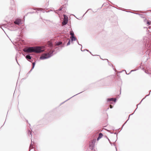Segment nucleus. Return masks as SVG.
Segmentation results:
<instances>
[{"mask_svg":"<svg viewBox=\"0 0 151 151\" xmlns=\"http://www.w3.org/2000/svg\"><path fill=\"white\" fill-rule=\"evenodd\" d=\"M148 96V95L146 96H145V98L146 97V96Z\"/></svg>","mask_w":151,"mask_h":151,"instance_id":"obj_25","label":"nucleus"},{"mask_svg":"<svg viewBox=\"0 0 151 151\" xmlns=\"http://www.w3.org/2000/svg\"><path fill=\"white\" fill-rule=\"evenodd\" d=\"M151 22H149V21H147V24H148V25H150L151 24Z\"/></svg>","mask_w":151,"mask_h":151,"instance_id":"obj_15","label":"nucleus"},{"mask_svg":"<svg viewBox=\"0 0 151 151\" xmlns=\"http://www.w3.org/2000/svg\"><path fill=\"white\" fill-rule=\"evenodd\" d=\"M145 98H143V99H142V100H143V99H145Z\"/></svg>","mask_w":151,"mask_h":151,"instance_id":"obj_33","label":"nucleus"},{"mask_svg":"<svg viewBox=\"0 0 151 151\" xmlns=\"http://www.w3.org/2000/svg\"><path fill=\"white\" fill-rule=\"evenodd\" d=\"M70 40H69L68 42L67 43V45H70Z\"/></svg>","mask_w":151,"mask_h":151,"instance_id":"obj_14","label":"nucleus"},{"mask_svg":"<svg viewBox=\"0 0 151 151\" xmlns=\"http://www.w3.org/2000/svg\"><path fill=\"white\" fill-rule=\"evenodd\" d=\"M109 65H112V66H113L112 65L111 63H109Z\"/></svg>","mask_w":151,"mask_h":151,"instance_id":"obj_21","label":"nucleus"},{"mask_svg":"<svg viewBox=\"0 0 151 151\" xmlns=\"http://www.w3.org/2000/svg\"><path fill=\"white\" fill-rule=\"evenodd\" d=\"M131 115V114H130V115H129V116H130Z\"/></svg>","mask_w":151,"mask_h":151,"instance_id":"obj_40","label":"nucleus"},{"mask_svg":"<svg viewBox=\"0 0 151 151\" xmlns=\"http://www.w3.org/2000/svg\"><path fill=\"white\" fill-rule=\"evenodd\" d=\"M126 123V122H125L124 123V124H125Z\"/></svg>","mask_w":151,"mask_h":151,"instance_id":"obj_38","label":"nucleus"},{"mask_svg":"<svg viewBox=\"0 0 151 151\" xmlns=\"http://www.w3.org/2000/svg\"><path fill=\"white\" fill-rule=\"evenodd\" d=\"M116 99H114L113 98H110V99H107V101H113L115 102L116 101Z\"/></svg>","mask_w":151,"mask_h":151,"instance_id":"obj_7","label":"nucleus"},{"mask_svg":"<svg viewBox=\"0 0 151 151\" xmlns=\"http://www.w3.org/2000/svg\"><path fill=\"white\" fill-rule=\"evenodd\" d=\"M21 22V20L19 19H17L14 22V23L15 24L19 25Z\"/></svg>","mask_w":151,"mask_h":151,"instance_id":"obj_6","label":"nucleus"},{"mask_svg":"<svg viewBox=\"0 0 151 151\" xmlns=\"http://www.w3.org/2000/svg\"><path fill=\"white\" fill-rule=\"evenodd\" d=\"M110 143L111 144V142H110Z\"/></svg>","mask_w":151,"mask_h":151,"instance_id":"obj_41","label":"nucleus"},{"mask_svg":"<svg viewBox=\"0 0 151 151\" xmlns=\"http://www.w3.org/2000/svg\"><path fill=\"white\" fill-rule=\"evenodd\" d=\"M145 98H143V99H142V100H143V99H145Z\"/></svg>","mask_w":151,"mask_h":151,"instance_id":"obj_31","label":"nucleus"},{"mask_svg":"<svg viewBox=\"0 0 151 151\" xmlns=\"http://www.w3.org/2000/svg\"><path fill=\"white\" fill-rule=\"evenodd\" d=\"M132 71H133V70H131V72H132Z\"/></svg>","mask_w":151,"mask_h":151,"instance_id":"obj_39","label":"nucleus"},{"mask_svg":"<svg viewBox=\"0 0 151 151\" xmlns=\"http://www.w3.org/2000/svg\"><path fill=\"white\" fill-rule=\"evenodd\" d=\"M116 150H117V149H116Z\"/></svg>","mask_w":151,"mask_h":151,"instance_id":"obj_42","label":"nucleus"},{"mask_svg":"<svg viewBox=\"0 0 151 151\" xmlns=\"http://www.w3.org/2000/svg\"><path fill=\"white\" fill-rule=\"evenodd\" d=\"M34 52L36 53H39L43 52V50H41V47H34Z\"/></svg>","mask_w":151,"mask_h":151,"instance_id":"obj_3","label":"nucleus"},{"mask_svg":"<svg viewBox=\"0 0 151 151\" xmlns=\"http://www.w3.org/2000/svg\"><path fill=\"white\" fill-rule=\"evenodd\" d=\"M70 34L71 35V37H72L74 36V34L72 30L71 31H70Z\"/></svg>","mask_w":151,"mask_h":151,"instance_id":"obj_9","label":"nucleus"},{"mask_svg":"<svg viewBox=\"0 0 151 151\" xmlns=\"http://www.w3.org/2000/svg\"><path fill=\"white\" fill-rule=\"evenodd\" d=\"M110 108H112V106L111 105H110Z\"/></svg>","mask_w":151,"mask_h":151,"instance_id":"obj_19","label":"nucleus"},{"mask_svg":"<svg viewBox=\"0 0 151 151\" xmlns=\"http://www.w3.org/2000/svg\"><path fill=\"white\" fill-rule=\"evenodd\" d=\"M54 51H52L50 53H46L40 56V59L41 60H44L47 59L53 55V53Z\"/></svg>","mask_w":151,"mask_h":151,"instance_id":"obj_1","label":"nucleus"},{"mask_svg":"<svg viewBox=\"0 0 151 151\" xmlns=\"http://www.w3.org/2000/svg\"><path fill=\"white\" fill-rule=\"evenodd\" d=\"M32 57L30 55H27L26 56V58L27 59L30 60L31 59Z\"/></svg>","mask_w":151,"mask_h":151,"instance_id":"obj_10","label":"nucleus"},{"mask_svg":"<svg viewBox=\"0 0 151 151\" xmlns=\"http://www.w3.org/2000/svg\"><path fill=\"white\" fill-rule=\"evenodd\" d=\"M151 11V10H150Z\"/></svg>","mask_w":151,"mask_h":151,"instance_id":"obj_43","label":"nucleus"},{"mask_svg":"<svg viewBox=\"0 0 151 151\" xmlns=\"http://www.w3.org/2000/svg\"><path fill=\"white\" fill-rule=\"evenodd\" d=\"M145 98H143V99H142V100H143V99H145Z\"/></svg>","mask_w":151,"mask_h":151,"instance_id":"obj_32","label":"nucleus"},{"mask_svg":"<svg viewBox=\"0 0 151 151\" xmlns=\"http://www.w3.org/2000/svg\"><path fill=\"white\" fill-rule=\"evenodd\" d=\"M142 100L141 101V102H140V103H139V104L140 103L142 102Z\"/></svg>","mask_w":151,"mask_h":151,"instance_id":"obj_24","label":"nucleus"},{"mask_svg":"<svg viewBox=\"0 0 151 151\" xmlns=\"http://www.w3.org/2000/svg\"><path fill=\"white\" fill-rule=\"evenodd\" d=\"M28 134H30V135H31V132H30V130H29L28 132Z\"/></svg>","mask_w":151,"mask_h":151,"instance_id":"obj_17","label":"nucleus"},{"mask_svg":"<svg viewBox=\"0 0 151 151\" xmlns=\"http://www.w3.org/2000/svg\"><path fill=\"white\" fill-rule=\"evenodd\" d=\"M62 42H58L57 43H56V45L58 46L61 44Z\"/></svg>","mask_w":151,"mask_h":151,"instance_id":"obj_13","label":"nucleus"},{"mask_svg":"<svg viewBox=\"0 0 151 151\" xmlns=\"http://www.w3.org/2000/svg\"><path fill=\"white\" fill-rule=\"evenodd\" d=\"M126 123V122H125L124 123V124H125Z\"/></svg>","mask_w":151,"mask_h":151,"instance_id":"obj_36","label":"nucleus"},{"mask_svg":"<svg viewBox=\"0 0 151 151\" xmlns=\"http://www.w3.org/2000/svg\"><path fill=\"white\" fill-rule=\"evenodd\" d=\"M147 46L148 47V45L147 44ZM149 47H150V46H149Z\"/></svg>","mask_w":151,"mask_h":151,"instance_id":"obj_22","label":"nucleus"},{"mask_svg":"<svg viewBox=\"0 0 151 151\" xmlns=\"http://www.w3.org/2000/svg\"><path fill=\"white\" fill-rule=\"evenodd\" d=\"M106 60H107L108 62H109V61H108V60H107V59H106Z\"/></svg>","mask_w":151,"mask_h":151,"instance_id":"obj_30","label":"nucleus"},{"mask_svg":"<svg viewBox=\"0 0 151 151\" xmlns=\"http://www.w3.org/2000/svg\"><path fill=\"white\" fill-rule=\"evenodd\" d=\"M30 148H34V147L32 146V143L30 145Z\"/></svg>","mask_w":151,"mask_h":151,"instance_id":"obj_16","label":"nucleus"},{"mask_svg":"<svg viewBox=\"0 0 151 151\" xmlns=\"http://www.w3.org/2000/svg\"><path fill=\"white\" fill-rule=\"evenodd\" d=\"M35 62H33V63H32V65H33V66H32V68L31 69V70H30V71H31L34 68V67H35Z\"/></svg>","mask_w":151,"mask_h":151,"instance_id":"obj_11","label":"nucleus"},{"mask_svg":"<svg viewBox=\"0 0 151 151\" xmlns=\"http://www.w3.org/2000/svg\"><path fill=\"white\" fill-rule=\"evenodd\" d=\"M62 8H60L58 9V10L60 11H61L62 10Z\"/></svg>","mask_w":151,"mask_h":151,"instance_id":"obj_18","label":"nucleus"},{"mask_svg":"<svg viewBox=\"0 0 151 151\" xmlns=\"http://www.w3.org/2000/svg\"><path fill=\"white\" fill-rule=\"evenodd\" d=\"M79 93H78V94H76V95H75H75H77V94H79ZM75 96V95L73 96H73Z\"/></svg>","mask_w":151,"mask_h":151,"instance_id":"obj_23","label":"nucleus"},{"mask_svg":"<svg viewBox=\"0 0 151 151\" xmlns=\"http://www.w3.org/2000/svg\"><path fill=\"white\" fill-rule=\"evenodd\" d=\"M126 123V122H125L124 123V124H125Z\"/></svg>","mask_w":151,"mask_h":151,"instance_id":"obj_34","label":"nucleus"},{"mask_svg":"<svg viewBox=\"0 0 151 151\" xmlns=\"http://www.w3.org/2000/svg\"><path fill=\"white\" fill-rule=\"evenodd\" d=\"M72 97H73V96H72V97H71V98H69V99H71V98H72Z\"/></svg>","mask_w":151,"mask_h":151,"instance_id":"obj_26","label":"nucleus"},{"mask_svg":"<svg viewBox=\"0 0 151 151\" xmlns=\"http://www.w3.org/2000/svg\"><path fill=\"white\" fill-rule=\"evenodd\" d=\"M102 136L103 134L101 133H99L98 136L99 137V138H101V137H102Z\"/></svg>","mask_w":151,"mask_h":151,"instance_id":"obj_12","label":"nucleus"},{"mask_svg":"<svg viewBox=\"0 0 151 151\" xmlns=\"http://www.w3.org/2000/svg\"><path fill=\"white\" fill-rule=\"evenodd\" d=\"M126 123V122H125L124 123V124H125Z\"/></svg>","mask_w":151,"mask_h":151,"instance_id":"obj_37","label":"nucleus"},{"mask_svg":"<svg viewBox=\"0 0 151 151\" xmlns=\"http://www.w3.org/2000/svg\"><path fill=\"white\" fill-rule=\"evenodd\" d=\"M100 138H99V137H98L97 138V140H99Z\"/></svg>","mask_w":151,"mask_h":151,"instance_id":"obj_20","label":"nucleus"},{"mask_svg":"<svg viewBox=\"0 0 151 151\" xmlns=\"http://www.w3.org/2000/svg\"><path fill=\"white\" fill-rule=\"evenodd\" d=\"M72 97H73V96H72V97H71V98H69V99H71V98H72Z\"/></svg>","mask_w":151,"mask_h":151,"instance_id":"obj_27","label":"nucleus"},{"mask_svg":"<svg viewBox=\"0 0 151 151\" xmlns=\"http://www.w3.org/2000/svg\"><path fill=\"white\" fill-rule=\"evenodd\" d=\"M126 123V122H125L124 123V124H125Z\"/></svg>","mask_w":151,"mask_h":151,"instance_id":"obj_35","label":"nucleus"},{"mask_svg":"<svg viewBox=\"0 0 151 151\" xmlns=\"http://www.w3.org/2000/svg\"><path fill=\"white\" fill-rule=\"evenodd\" d=\"M72 97H73V96H72V97H71V98H69V99H71V98H72Z\"/></svg>","mask_w":151,"mask_h":151,"instance_id":"obj_28","label":"nucleus"},{"mask_svg":"<svg viewBox=\"0 0 151 151\" xmlns=\"http://www.w3.org/2000/svg\"><path fill=\"white\" fill-rule=\"evenodd\" d=\"M78 44L79 45H81L79 44V43H78Z\"/></svg>","mask_w":151,"mask_h":151,"instance_id":"obj_29","label":"nucleus"},{"mask_svg":"<svg viewBox=\"0 0 151 151\" xmlns=\"http://www.w3.org/2000/svg\"><path fill=\"white\" fill-rule=\"evenodd\" d=\"M70 38H71L72 42L73 41H76L77 40L76 38L74 36L72 37H70Z\"/></svg>","mask_w":151,"mask_h":151,"instance_id":"obj_8","label":"nucleus"},{"mask_svg":"<svg viewBox=\"0 0 151 151\" xmlns=\"http://www.w3.org/2000/svg\"><path fill=\"white\" fill-rule=\"evenodd\" d=\"M95 146V142L93 141L92 142L89 144V147L92 150H93L94 147Z\"/></svg>","mask_w":151,"mask_h":151,"instance_id":"obj_4","label":"nucleus"},{"mask_svg":"<svg viewBox=\"0 0 151 151\" xmlns=\"http://www.w3.org/2000/svg\"><path fill=\"white\" fill-rule=\"evenodd\" d=\"M23 51L25 52L32 53L34 52V47H31L28 48H25L23 49Z\"/></svg>","mask_w":151,"mask_h":151,"instance_id":"obj_2","label":"nucleus"},{"mask_svg":"<svg viewBox=\"0 0 151 151\" xmlns=\"http://www.w3.org/2000/svg\"><path fill=\"white\" fill-rule=\"evenodd\" d=\"M64 18L63 19L62 24L63 25H65L68 23V20L67 19H66L65 17V15H64Z\"/></svg>","mask_w":151,"mask_h":151,"instance_id":"obj_5","label":"nucleus"}]
</instances>
